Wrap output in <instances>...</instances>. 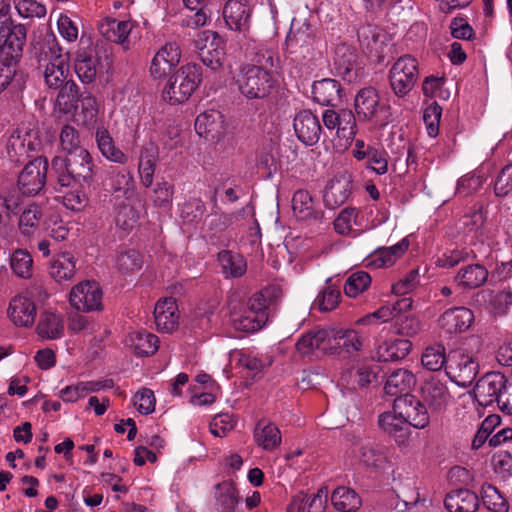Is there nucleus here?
I'll return each mask as SVG.
<instances>
[{
    "label": "nucleus",
    "instance_id": "nucleus-22",
    "mask_svg": "<svg viewBox=\"0 0 512 512\" xmlns=\"http://www.w3.org/2000/svg\"><path fill=\"white\" fill-rule=\"evenodd\" d=\"M416 377L408 369L394 370L387 378L384 391L387 395L396 398L412 395L410 392L416 386Z\"/></svg>",
    "mask_w": 512,
    "mask_h": 512
},
{
    "label": "nucleus",
    "instance_id": "nucleus-43",
    "mask_svg": "<svg viewBox=\"0 0 512 512\" xmlns=\"http://www.w3.org/2000/svg\"><path fill=\"white\" fill-rule=\"evenodd\" d=\"M156 169V150L154 147H146L141 151L138 171L143 186L150 187L153 183Z\"/></svg>",
    "mask_w": 512,
    "mask_h": 512
},
{
    "label": "nucleus",
    "instance_id": "nucleus-34",
    "mask_svg": "<svg viewBox=\"0 0 512 512\" xmlns=\"http://www.w3.org/2000/svg\"><path fill=\"white\" fill-rule=\"evenodd\" d=\"M331 503L339 512H355L361 504V498L350 487L339 486L331 494Z\"/></svg>",
    "mask_w": 512,
    "mask_h": 512
},
{
    "label": "nucleus",
    "instance_id": "nucleus-16",
    "mask_svg": "<svg viewBox=\"0 0 512 512\" xmlns=\"http://www.w3.org/2000/svg\"><path fill=\"white\" fill-rule=\"evenodd\" d=\"M252 8L247 0H228L223 8L226 25L234 31L246 33L251 24Z\"/></svg>",
    "mask_w": 512,
    "mask_h": 512
},
{
    "label": "nucleus",
    "instance_id": "nucleus-48",
    "mask_svg": "<svg viewBox=\"0 0 512 512\" xmlns=\"http://www.w3.org/2000/svg\"><path fill=\"white\" fill-rule=\"evenodd\" d=\"M33 260L27 250L17 249L10 257V267L15 275L29 278L32 275Z\"/></svg>",
    "mask_w": 512,
    "mask_h": 512
},
{
    "label": "nucleus",
    "instance_id": "nucleus-41",
    "mask_svg": "<svg viewBox=\"0 0 512 512\" xmlns=\"http://www.w3.org/2000/svg\"><path fill=\"white\" fill-rule=\"evenodd\" d=\"M357 54L355 49L346 44H340L336 47L334 56V65L339 75L343 77L350 76L356 68Z\"/></svg>",
    "mask_w": 512,
    "mask_h": 512
},
{
    "label": "nucleus",
    "instance_id": "nucleus-7",
    "mask_svg": "<svg viewBox=\"0 0 512 512\" xmlns=\"http://www.w3.org/2000/svg\"><path fill=\"white\" fill-rule=\"evenodd\" d=\"M42 141L39 131L27 127L17 128L7 142V153L11 161L21 163L40 150Z\"/></svg>",
    "mask_w": 512,
    "mask_h": 512
},
{
    "label": "nucleus",
    "instance_id": "nucleus-8",
    "mask_svg": "<svg viewBox=\"0 0 512 512\" xmlns=\"http://www.w3.org/2000/svg\"><path fill=\"white\" fill-rule=\"evenodd\" d=\"M447 375L460 387L470 386L479 372V364L473 355L462 350L454 351L448 358Z\"/></svg>",
    "mask_w": 512,
    "mask_h": 512
},
{
    "label": "nucleus",
    "instance_id": "nucleus-29",
    "mask_svg": "<svg viewBox=\"0 0 512 512\" xmlns=\"http://www.w3.org/2000/svg\"><path fill=\"white\" fill-rule=\"evenodd\" d=\"M330 329L317 328L310 330L302 335L296 342V350L306 356L311 355L315 350L320 349L324 352V347L328 346Z\"/></svg>",
    "mask_w": 512,
    "mask_h": 512
},
{
    "label": "nucleus",
    "instance_id": "nucleus-44",
    "mask_svg": "<svg viewBox=\"0 0 512 512\" xmlns=\"http://www.w3.org/2000/svg\"><path fill=\"white\" fill-rule=\"evenodd\" d=\"M218 261L223 272L232 277H241L246 272V261L239 254L223 250L218 253Z\"/></svg>",
    "mask_w": 512,
    "mask_h": 512
},
{
    "label": "nucleus",
    "instance_id": "nucleus-14",
    "mask_svg": "<svg viewBox=\"0 0 512 512\" xmlns=\"http://www.w3.org/2000/svg\"><path fill=\"white\" fill-rule=\"evenodd\" d=\"M474 322V313L467 307L458 306L445 310L438 319L443 333L449 336L466 332Z\"/></svg>",
    "mask_w": 512,
    "mask_h": 512
},
{
    "label": "nucleus",
    "instance_id": "nucleus-38",
    "mask_svg": "<svg viewBox=\"0 0 512 512\" xmlns=\"http://www.w3.org/2000/svg\"><path fill=\"white\" fill-rule=\"evenodd\" d=\"M99 59L86 52L79 53L75 61V72L84 84L93 83L98 73Z\"/></svg>",
    "mask_w": 512,
    "mask_h": 512
},
{
    "label": "nucleus",
    "instance_id": "nucleus-5",
    "mask_svg": "<svg viewBox=\"0 0 512 512\" xmlns=\"http://www.w3.org/2000/svg\"><path fill=\"white\" fill-rule=\"evenodd\" d=\"M365 337L351 328H331L325 354L338 355L343 358L358 355L364 347Z\"/></svg>",
    "mask_w": 512,
    "mask_h": 512
},
{
    "label": "nucleus",
    "instance_id": "nucleus-42",
    "mask_svg": "<svg viewBox=\"0 0 512 512\" xmlns=\"http://www.w3.org/2000/svg\"><path fill=\"white\" fill-rule=\"evenodd\" d=\"M130 343L135 353L140 356H149L157 352L159 339L155 334L141 330L130 335Z\"/></svg>",
    "mask_w": 512,
    "mask_h": 512
},
{
    "label": "nucleus",
    "instance_id": "nucleus-51",
    "mask_svg": "<svg viewBox=\"0 0 512 512\" xmlns=\"http://www.w3.org/2000/svg\"><path fill=\"white\" fill-rule=\"evenodd\" d=\"M334 229L341 235H348L354 226H360L359 211L356 208L343 209L334 220Z\"/></svg>",
    "mask_w": 512,
    "mask_h": 512
},
{
    "label": "nucleus",
    "instance_id": "nucleus-60",
    "mask_svg": "<svg viewBox=\"0 0 512 512\" xmlns=\"http://www.w3.org/2000/svg\"><path fill=\"white\" fill-rule=\"evenodd\" d=\"M223 48L212 42L209 47L202 48L200 58L202 63L213 71L218 70L224 62Z\"/></svg>",
    "mask_w": 512,
    "mask_h": 512
},
{
    "label": "nucleus",
    "instance_id": "nucleus-63",
    "mask_svg": "<svg viewBox=\"0 0 512 512\" xmlns=\"http://www.w3.org/2000/svg\"><path fill=\"white\" fill-rule=\"evenodd\" d=\"M221 115L217 111H206L199 114L195 120V129L200 136H207L215 130L217 120Z\"/></svg>",
    "mask_w": 512,
    "mask_h": 512
},
{
    "label": "nucleus",
    "instance_id": "nucleus-9",
    "mask_svg": "<svg viewBox=\"0 0 512 512\" xmlns=\"http://www.w3.org/2000/svg\"><path fill=\"white\" fill-rule=\"evenodd\" d=\"M508 378L500 372H489L482 376L473 389V395L480 406L498 405L509 384Z\"/></svg>",
    "mask_w": 512,
    "mask_h": 512
},
{
    "label": "nucleus",
    "instance_id": "nucleus-40",
    "mask_svg": "<svg viewBox=\"0 0 512 512\" xmlns=\"http://www.w3.org/2000/svg\"><path fill=\"white\" fill-rule=\"evenodd\" d=\"M409 247V241L404 238L400 242L390 247L380 248L373 255V263L377 268H387L392 266L396 260L404 254Z\"/></svg>",
    "mask_w": 512,
    "mask_h": 512
},
{
    "label": "nucleus",
    "instance_id": "nucleus-19",
    "mask_svg": "<svg viewBox=\"0 0 512 512\" xmlns=\"http://www.w3.org/2000/svg\"><path fill=\"white\" fill-rule=\"evenodd\" d=\"M36 313V304L30 297L17 295L11 299L8 315L15 325L22 327L31 326L35 321Z\"/></svg>",
    "mask_w": 512,
    "mask_h": 512
},
{
    "label": "nucleus",
    "instance_id": "nucleus-57",
    "mask_svg": "<svg viewBox=\"0 0 512 512\" xmlns=\"http://www.w3.org/2000/svg\"><path fill=\"white\" fill-rule=\"evenodd\" d=\"M59 88L60 90L57 96L59 105L67 110L76 108L79 101V89L77 84L74 81H65Z\"/></svg>",
    "mask_w": 512,
    "mask_h": 512
},
{
    "label": "nucleus",
    "instance_id": "nucleus-24",
    "mask_svg": "<svg viewBox=\"0 0 512 512\" xmlns=\"http://www.w3.org/2000/svg\"><path fill=\"white\" fill-rule=\"evenodd\" d=\"M351 190L352 185L348 178L336 177L332 179L324 190V205L329 209L340 207L349 198Z\"/></svg>",
    "mask_w": 512,
    "mask_h": 512
},
{
    "label": "nucleus",
    "instance_id": "nucleus-23",
    "mask_svg": "<svg viewBox=\"0 0 512 512\" xmlns=\"http://www.w3.org/2000/svg\"><path fill=\"white\" fill-rule=\"evenodd\" d=\"M94 137L99 152L106 160L120 165L128 162V156L116 146L110 132L103 125L96 127Z\"/></svg>",
    "mask_w": 512,
    "mask_h": 512
},
{
    "label": "nucleus",
    "instance_id": "nucleus-25",
    "mask_svg": "<svg viewBox=\"0 0 512 512\" xmlns=\"http://www.w3.org/2000/svg\"><path fill=\"white\" fill-rule=\"evenodd\" d=\"M341 85L330 78L314 82L312 95L314 101L323 106H337L341 102Z\"/></svg>",
    "mask_w": 512,
    "mask_h": 512
},
{
    "label": "nucleus",
    "instance_id": "nucleus-12",
    "mask_svg": "<svg viewBox=\"0 0 512 512\" xmlns=\"http://www.w3.org/2000/svg\"><path fill=\"white\" fill-rule=\"evenodd\" d=\"M103 292L95 281H83L75 285L69 294V301L72 307L81 312L100 311Z\"/></svg>",
    "mask_w": 512,
    "mask_h": 512
},
{
    "label": "nucleus",
    "instance_id": "nucleus-62",
    "mask_svg": "<svg viewBox=\"0 0 512 512\" xmlns=\"http://www.w3.org/2000/svg\"><path fill=\"white\" fill-rule=\"evenodd\" d=\"M206 210L204 202L199 198L186 201L180 210V217L185 223H194Z\"/></svg>",
    "mask_w": 512,
    "mask_h": 512
},
{
    "label": "nucleus",
    "instance_id": "nucleus-10",
    "mask_svg": "<svg viewBox=\"0 0 512 512\" xmlns=\"http://www.w3.org/2000/svg\"><path fill=\"white\" fill-rule=\"evenodd\" d=\"M27 30L23 24L7 22L0 16V57L18 59L26 42Z\"/></svg>",
    "mask_w": 512,
    "mask_h": 512
},
{
    "label": "nucleus",
    "instance_id": "nucleus-47",
    "mask_svg": "<svg viewBox=\"0 0 512 512\" xmlns=\"http://www.w3.org/2000/svg\"><path fill=\"white\" fill-rule=\"evenodd\" d=\"M482 499L488 509L493 512H508V502L507 500L500 494L498 489L492 485L485 483L481 487Z\"/></svg>",
    "mask_w": 512,
    "mask_h": 512
},
{
    "label": "nucleus",
    "instance_id": "nucleus-31",
    "mask_svg": "<svg viewBox=\"0 0 512 512\" xmlns=\"http://www.w3.org/2000/svg\"><path fill=\"white\" fill-rule=\"evenodd\" d=\"M411 348L412 343L408 339L396 338L380 344L376 354L378 360L382 362L398 361L404 359Z\"/></svg>",
    "mask_w": 512,
    "mask_h": 512
},
{
    "label": "nucleus",
    "instance_id": "nucleus-55",
    "mask_svg": "<svg viewBox=\"0 0 512 512\" xmlns=\"http://www.w3.org/2000/svg\"><path fill=\"white\" fill-rule=\"evenodd\" d=\"M388 159L389 155L384 148L374 146V148L366 154L365 167L378 175H384L388 172Z\"/></svg>",
    "mask_w": 512,
    "mask_h": 512
},
{
    "label": "nucleus",
    "instance_id": "nucleus-2",
    "mask_svg": "<svg viewBox=\"0 0 512 512\" xmlns=\"http://www.w3.org/2000/svg\"><path fill=\"white\" fill-rule=\"evenodd\" d=\"M37 59L39 68H43L47 86L58 89L67 81L69 73L68 56L62 52V48L54 35L47 37L39 44Z\"/></svg>",
    "mask_w": 512,
    "mask_h": 512
},
{
    "label": "nucleus",
    "instance_id": "nucleus-32",
    "mask_svg": "<svg viewBox=\"0 0 512 512\" xmlns=\"http://www.w3.org/2000/svg\"><path fill=\"white\" fill-rule=\"evenodd\" d=\"M215 509L218 512H238V490L234 483L224 481L216 486Z\"/></svg>",
    "mask_w": 512,
    "mask_h": 512
},
{
    "label": "nucleus",
    "instance_id": "nucleus-3",
    "mask_svg": "<svg viewBox=\"0 0 512 512\" xmlns=\"http://www.w3.org/2000/svg\"><path fill=\"white\" fill-rule=\"evenodd\" d=\"M201 75V67L197 64L188 63L181 66L169 78L163 90V99L171 105L184 103L199 86Z\"/></svg>",
    "mask_w": 512,
    "mask_h": 512
},
{
    "label": "nucleus",
    "instance_id": "nucleus-26",
    "mask_svg": "<svg viewBox=\"0 0 512 512\" xmlns=\"http://www.w3.org/2000/svg\"><path fill=\"white\" fill-rule=\"evenodd\" d=\"M444 505L449 512H476L479 499L477 494L468 489H457L446 495Z\"/></svg>",
    "mask_w": 512,
    "mask_h": 512
},
{
    "label": "nucleus",
    "instance_id": "nucleus-1",
    "mask_svg": "<svg viewBox=\"0 0 512 512\" xmlns=\"http://www.w3.org/2000/svg\"><path fill=\"white\" fill-rule=\"evenodd\" d=\"M51 165L56 173L57 182L62 187L79 184L81 188H85L93 183L94 162L87 149L68 154L66 158L55 156Z\"/></svg>",
    "mask_w": 512,
    "mask_h": 512
},
{
    "label": "nucleus",
    "instance_id": "nucleus-50",
    "mask_svg": "<svg viewBox=\"0 0 512 512\" xmlns=\"http://www.w3.org/2000/svg\"><path fill=\"white\" fill-rule=\"evenodd\" d=\"M42 217V211L37 205H29L20 215L19 229L25 236L34 234Z\"/></svg>",
    "mask_w": 512,
    "mask_h": 512
},
{
    "label": "nucleus",
    "instance_id": "nucleus-33",
    "mask_svg": "<svg viewBox=\"0 0 512 512\" xmlns=\"http://www.w3.org/2000/svg\"><path fill=\"white\" fill-rule=\"evenodd\" d=\"M75 272V259L69 252L54 256L50 262L49 275L58 283L72 279Z\"/></svg>",
    "mask_w": 512,
    "mask_h": 512
},
{
    "label": "nucleus",
    "instance_id": "nucleus-49",
    "mask_svg": "<svg viewBox=\"0 0 512 512\" xmlns=\"http://www.w3.org/2000/svg\"><path fill=\"white\" fill-rule=\"evenodd\" d=\"M174 192V185L168 181L162 180L157 182L152 189L150 198L155 207L169 209L172 205Z\"/></svg>",
    "mask_w": 512,
    "mask_h": 512
},
{
    "label": "nucleus",
    "instance_id": "nucleus-20",
    "mask_svg": "<svg viewBox=\"0 0 512 512\" xmlns=\"http://www.w3.org/2000/svg\"><path fill=\"white\" fill-rule=\"evenodd\" d=\"M378 425L384 433L395 440L398 446L405 445L408 442L411 433L410 427L395 411L380 414Z\"/></svg>",
    "mask_w": 512,
    "mask_h": 512
},
{
    "label": "nucleus",
    "instance_id": "nucleus-52",
    "mask_svg": "<svg viewBox=\"0 0 512 512\" xmlns=\"http://www.w3.org/2000/svg\"><path fill=\"white\" fill-rule=\"evenodd\" d=\"M371 284V277L365 271L352 273L344 284V292L348 297H356Z\"/></svg>",
    "mask_w": 512,
    "mask_h": 512
},
{
    "label": "nucleus",
    "instance_id": "nucleus-6",
    "mask_svg": "<svg viewBox=\"0 0 512 512\" xmlns=\"http://www.w3.org/2000/svg\"><path fill=\"white\" fill-rule=\"evenodd\" d=\"M419 76L418 61L406 54L399 57L389 71V80L393 92L403 97L415 86Z\"/></svg>",
    "mask_w": 512,
    "mask_h": 512
},
{
    "label": "nucleus",
    "instance_id": "nucleus-45",
    "mask_svg": "<svg viewBox=\"0 0 512 512\" xmlns=\"http://www.w3.org/2000/svg\"><path fill=\"white\" fill-rule=\"evenodd\" d=\"M292 209L300 220L316 218L312 196L306 190H298L292 198Z\"/></svg>",
    "mask_w": 512,
    "mask_h": 512
},
{
    "label": "nucleus",
    "instance_id": "nucleus-27",
    "mask_svg": "<svg viewBox=\"0 0 512 512\" xmlns=\"http://www.w3.org/2000/svg\"><path fill=\"white\" fill-rule=\"evenodd\" d=\"M230 315L234 329L245 333H254L260 330L268 321V316H264L262 313L257 315L246 308L243 311H237L236 306L232 307Z\"/></svg>",
    "mask_w": 512,
    "mask_h": 512
},
{
    "label": "nucleus",
    "instance_id": "nucleus-46",
    "mask_svg": "<svg viewBox=\"0 0 512 512\" xmlns=\"http://www.w3.org/2000/svg\"><path fill=\"white\" fill-rule=\"evenodd\" d=\"M422 365L433 372L440 371L447 363L445 347L441 344L427 347L421 357Z\"/></svg>",
    "mask_w": 512,
    "mask_h": 512
},
{
    "label": "nucleus",
    "instance_id": "nucleus-39",
    "mask_svg": "<svg viewBox=\"0 0 512 512\" xmlns=\"http://www.w3.org/2000/svg\"><path fill=\"white\" fill-rule=\"evenodd\" d=\"M131 29L132 23L130 21L116 19L107 20L106 23L100 26V31L106 39L122 45H125ZM127 48L128 46H124V49Z\"/></svg>",
    "mask_w": 512,
    "mask_h": 512
},
{
    "label": "nucleus",
    "instance_id": "nucleus-21",
    "mask_svg": "<svg viewBox=\"0 0 512 512\" xmlns=\"http://www.w3.org/2000/svg\"><path fill=\"white\" fill-rule=\"evenodd\" d=\"M154 319L157 330L170 333L178 326V306L174 298L159 300L154 308Z\"/></svg>",
    "mask_w": 512,
    "mask_h": 512
},
{
    "label": "nucleus",
    "instance_id": "nucleus-56",
    "mask_svg": "<svg viewBox=\"0 0 512 512\" xmlns=\"http://www.w3.org/2000/svg\"><path fill=\"white\" fill-rule=\"evenodd\" d=\"M60 145L68 154L79 152V150H85V148L81 146L78 130L71 125L63 126L60 132Z\"/></svg>",
    "mask_w": 512,
    "mask_h": 512
},
{
    "label": "nucleus",
    "instance_id": "nucleus-54",
    "mask_svg": "<svg viewBox=\"0 0 512 512\" xmlns=\"http://www.w3.org/2000/svg\"><path fill=\"white\" fill-rule=\"evenodd\" d=\"M337 135L346 140H352L357 134L356 119L351 110L341 109L339 111Z\"/></svg>",
    "mask_w": 512,
    "mask_h": 512
},
{
    "label": "nucleus",
    "instance_id": "nucleus-36",
    "mask_svg": "<svg viewBox=\"0 0 512 512\" xmlns=\"http://www.w3.org/2000/svg\"><path fill=\"white\" fill-rule=\"evenodd\" d=\"M358 458L362 465L375 471L385 468L388 462L385 449L371 444L360 447Z\"/></svg>",
    "mask_w": 512,
    "mask_h": 512
},
{
    "label": "nucleus",
    "instance_id": "nucleus-30",
    "mask_svg": "<svg viewBox=\"0 0 512 512\" xmlns=\"http://www.w3.org/2000/svg\"><path fill=\"white\" fill-rule=\"evenodd\" d=\"M487 278L488 271L484 266L471 264L458 271L455 282L462 289H475L482 286Z\"/></svg>",
    "mask_w": 512,
    "mask_h": 512
},
{
    "label": "nucleus",
    "instance_id": "nucleus-58",
    "mask_svg": "<svg viewBox=\"0 0 512 512\" xmlns=\"http://www.w3.org/2000/svg\"><path fill=\"white\" fill-rule=\"evenodd\" d=\"M441 116L442 107L436 101L432 102L424 109L423 121L430 137L435 138L439 134Z\"/></svg>",
    "mask_w": 512,
    "mask_h": 512
},
{
    "label": "nucleus",
    "instance_id": "nucleus-35",
    "mask_svg": "<svg viewBox=\"0 0 512 512\" xmlns=\"http://www.w3.org/2000/svg\"><path fill=\"white\" fill-rule=\"evenodd\" d=\"M378 104V93L371 87L361 89L355 97V110L364 120H369L376 114Z\"/></svg>",
    "mask_w": 512,
    "mask_h": 512
},
{
    "label": "nucleus",
    "instance_id": "nucleus-11",
    "mask_svg": "<svg viewBox=\"0 0 512 512\" xmlns=\"http://www.w3.org/2000/svg\"><path fill=\"white\" fill-rule=\"evenodd\" d=\"M48 161L45 157H36L25 165L18 176V188L23 195H37L45 186Z\"/></svg>",
    "mask_w": 512,
    "mask_h": 512
},
{
    "label": "nucleus",
    "instance_id": "nucleus-37",
    "mask_svg": "<svg viewBox=\"0 0 512 512\" xmlns=\"http://www.w3.org/2000/svg\"><path fill=\"white\" fill-rule=\"evenodd\" d=\"M63 332V320L60 314L52 311L41 313L37 325V333L40 337L46 339H56Z\"/></svg>",
    "mask_w": 512,
    "mask_h": 512
},
{
    "label": "nucleus",
    "instance_id": "nucleus-61",
    "mask_svg": "<svg viewBox=\"0 0 512 512\" xmlns=\"http://www.w3.org/2000/svg\"><path fill=\"white\" fill-rule=\"evenodd\" d=\"M117 267L124 273H131L142 267L143 261L140 253L134 249L120 253L116 259Z\"/></svg>",
    "mask_w": 512,
    "mask_h": 512
},
{
    "label": "nucleus",
    "instance_id": "nucleus-28",
    "mask_svg": "<svg viewBox=\"0 0 512 512\" xmlns=\"http://www.w3.org/2000/svg\"><path fill=\"white\" fill-rule=\"evenodd\" d=\"M255 443L266 451H273L281 444L279 428L266 419H260L254 428Z\"/></svg>",
    "mask_w": 512,
    "mask_h": 512
},
{
    "label": "nucleus",
    "instance_id": "nucleus-59",
    "mask_svg": "<svg viewBox=\"0 0 512 512\" xmlns=\"http://www.w3.org/2000/svg\"><path fill=\"white\" fill-rule=\"evenodd\" d=\"M13 3L22 18H42L47 12L45 5L36 0H13Z\"/></svg>",
    "mask_w": 512,
    "mask_h": 512
},
{
    "label": "nucleus",
    "instance_id": "nucleus-17",
    "mask_svg": "<svg viewBox=\"0 0 512 512\" xmlns=\"http://www.w3.org/2000/svg\"><path fill=\"white\" fill-rule=\"evenodd\" d=\"M314 40L315 32L309 23H295L293 21L285 41L287 52L301 54L305 57L309 53Z\"/></svg>",
    "mask_w": 512,
    "mask_h": 512
},
{
    "label": "nucleus",
    "instance_id": "nucleus-15",
    "mask_svg": "<svg viewBox=\"0 0 512 512\" xmlns=\"http://www.w3.org/2000/svg\"><path fill=\"white\" fill-rule=\"evenodd\" d=\"M420 394L423 403L433 411H442L445 409L450 400L451 394L446 382L436 376L426 378L420 387Z\"/></svg>",
    "mask_w": 512,
    "mask_h": 512
},
{
    "label": "nucleus",
    "instance_id": "nucleus-13",
    "mask_svg": "<svg viewBox=\"0 0 512 512\" xmlns=\"http://www.w3.org/2000/svg\"><path fill=\"white\" fill-rule=\"evenodd\" d=\"M393 410L404 419L409 427L423 429L429 425L430 417L427 407L414 395L396 398Z\"/></svg>",
    "mask_w": 512,
    "mask_h": 512
},
{
    "label": "nucleus",
    "instance_id": "nucleus-4",
    "mask_svg": "<svg viewBox=\"0 0 512 512\" xmlns=\"http://www.w3.org/2000/svg\"><path fill=\"white\" fill-rule=\"evenodd\" d=\"M236 83L240 93L252 100L267 97L273 90L276 81L271 72L244 65L239 71Z\"/></svg>",
    "mask_w": 512,
    "mask_h": 512
},
{
    "label": "nucleus",
    "instance_id": "nucleus-64",
    "mask_svg": "<svg viewBox=\"0 0 512 512\" xmlns=\"http://www.w3.org/2000/svg\"><path fill=\"white\" fill-rule=\"evenodd\" d=\"M512 192V165H506L498 173L494 183V193L497 197H506Z\"/></svg>",
    "mask_w": 512,
    "mask_h": 512
},
{
    "label": "nucleus",
    "instance_id": "nucleus-18",
    "mask_svg": "<svg viewBox=\"0 0 512 512\" xmlns=\"http://www.w3.org/2000/svg\"><path fill=\"white\" fill-rule=\"evenodd\" d=\"M293 127L298 139L305 145L312 146L320 139L322 128L319 119L309 110L296 114Z\"/></svg>",
    "mask_w": 512,
    "mask_h": 512
},
{
    "label": "nucleus",
    "instance_id": "nucleus-53",
    "mask_svg": "<svg viewBox=\"0 0 512 512\" xmlns=\"http://www.w3.org/2000/svg\"><path fill=\"white\" fill-rule=\"evenodd\" d=\"M322 500L317 495L295 496L288 507V512H321Z\"/></svg>",
    "mask_w": 512,
    "mask_h": 512
}]
</instances>
